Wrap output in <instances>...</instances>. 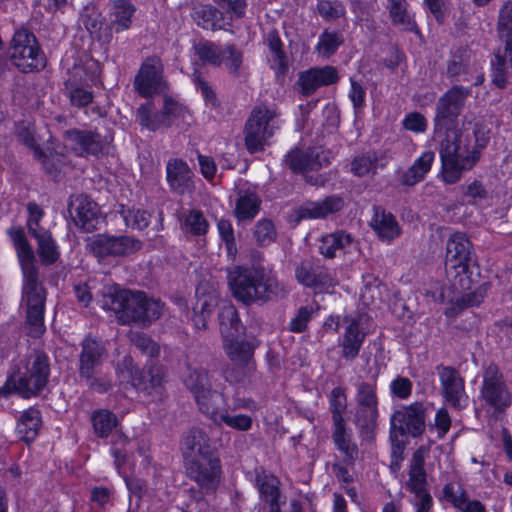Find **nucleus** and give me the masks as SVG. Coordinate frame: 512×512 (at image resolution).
I'll use <instances>...</instances> for the list:
<instances>
[{
	"instance_id": "obj_24",
	"label": "nucleus",
	"mask_w": 512,
	"mask_h": 512,
	"mask_svg": "<svg viewBox=\"0 0 512 512\" xmlns=\"http://www.w3.org/2000/svg\"><path fill=\"white\" fill-rule=\"evenodd\" d=\"M196 303L193 307L192 322L196 329L206 330L208 319L218 306L219 298L215 290L200 285L196 289Z\"/></svg>"
},
{
	"instance_id": "obj_23",
	"label": "nucleus",
	"mask_w": 512,
	"mask_h": 512,
	"mask_svg": "<svg viewBox=\"0 0 512 512\" xmlns=\"http://www.w3.org/2000/svg\"><path fill=\"white\" fill-rule=\"evenodd\" d=\"M339 76L337 69L333 66L322 68H311L300 73L297 85L303 95L313 94L319 87L328 86L338 82Z\"/></svg>"
},
{
	"instance_id": "obj_5",
	"label": "nucleus",
	"mask_w": 512,
	"mask_h": 512,
	"mask_svg": "<svg viewBox=\"0 0 512 512\" xmlns=\"http://www.w3.org/2000/svg\"><path fill=\"white\" fill-rule=\"evenodd\" d=\"M24 371L19 368L12 374V383L17 393L24 398L38 395L47 385L50 376V359L43 351H33L24 364Z\"/></svg>"
},
{
	"instance_id": "obj_47",
	"label": "nucleus",
	"mask_w": 512,
	"mask_h": 512,
	"mask_svg": "<svg viewBox=\"0 0 512 512\" xmlns=\"http://www.w3.org/2000/svg\"><path fill=\"white\" fill-rule=\"evenodd\" d=\"M203 395L204 398L202 399V402L200 398H195L200 411L215 423L218 422V419L222 414V411L220 410V403L224 401L223 395L215 390H211L209 393H204Z\"/></svg>"
},
{
	"instance_id": "obj_45",
	"label": "nucleus",
	"mask_w": 512,
	"mask_h": 512,
	"mask_svg": "<svg viewBox=\"0 0 512 512\" xmlns=\"http://www.w3.org/2000/svg\"><path fill=\"white\" fill-rule=\"evenodd\" d=\"M91 422L95 434L100 438H107L118 425L116 415L106 409L95 410L91 414Z\"/></svg>"
},
{
	"instance_id": "obj_7",
	"label": "nucleus",
	"mask_w": 512,
	"mask_h": 512,
	"mask_svg": "<svg viewBox=\"0 0 512 512\" xmlns=\"http://www.w3.org/2000/svg\"><path fill=\"white\" fill-rule=\"evenodd\" d=\"M185 469L187 477L199 488V492L193 488L189 490L196 501L217 490L222 475L221 461L217 455L186 457Z\"/></svg>"
},
{
	"instance_id": "obj_50",
	"label": "nucleus",
	"mask_w": 512,
	"mask_h": 512,
	"mask_svg": "<svg viewBox=\"0 0 512 512\" xmlns=\"http://www.w3.org/2000/svg\"><path fill=\"white\" fill-rule=\"evenodd\" d=\"M128 296V290L109 288L102 297L101 306L104 310L112 311L119 319L120 313L123 312L124 303Z\"/></svg>"
},
{
	"instance_id": "obj_6",
	"label": "nucleus",
	"mask_w": 512,
	"mask_h": 512,
	"mask_svg": "<svg viewBox=\"0 0 512 512\" xmlns=\"http://www.w3.org/2000/svg\"><path fill=\"white\" fill-rule=\"evenodd\" d=\"M426 411L422 403L414 402L396 410L390 419V439L392 442V455L396 459L400 457L404 445L398 439L406 434L418 437L425 431Z\"/></svg>"
},
{
	"instance_id": "obj_49",
	"label": "nucleus",
	"mask_w": 512,
	"mask_h": 512,
	"mask_svg": "<svg viewBox=\"0 0 512 512\" xmlns=\"http://www.w3.org/2000/svg\"><path fill=\"white\" fill-rule=\"evenodd\" d=\"M221 58L230 75L239 77L243 65V53L234 44H228L222 48Z\"/></svg>"
},
{
	"instance_id": "obj_31",
	"label": "nucleus",
	"mask_w": 512,
	"mask_h": 512,
	"mask_svg": "<svg viewBox=\"0 0 512 512\" xmlns=\"http://www.w3.org/2000/svg\"><path fill=\"white\" fill-rule=\"evenodd\" d=\"M183 441L185 450L189 452L187 457L216 455L209 436L201 428L190 429Z\"/></svg>"
},
{
	"instance_id": "obj_32",
	"label": "nucleus",
	"mask_w": 512,
	"mask_h": 512,
	"mask_svg": "<svg viewBox=\"0 0 512 512\" xmlns=\"http://www.w3.org/2000/svg\"><path fill=\"white\" fill-rule=\"evenodd\" d=\"M262 200L255 192L240 191L233 210L238 222L252 221L260 211Z\"/></svg>"
},
{
	"instance_id": "obj_25",
	"label": "nucleus",
	"mask_w": 512,
	"mask_h": 512,
	"mask_svg": "<svg viewBox=\"0 0 512 512\" xmlns=\"http://www.w3.org/2000/svg\"><path fill=\"white\" fill-rule=\"evenodd\" d=\"M224 351L228 358L243 369V374L248 375L255 369L253 360L254 345L246 340L231 338L224 341Z\"/></svg>"
},
{
	"instance_id": "obj_28",
	"label": "nucleus",
	"mask_w": 512,
	"mask_h": 512,
	"mask_svg": "<svg viewBox=\"0 0 512 512\" xmlns=\"http://www.w3.org/2000/svg\"><path fill=\"white\" fill-rule=\"evenodd\" d=\"M345 322L347 326L341 341L342 357L347 361H352L359 354L365 339V333L360 330L357 319L346 317Z\"/></svg>"
},
{
	"instance_id": "obj_16",
	"label": "nucleus",
	"mask_w": 512,
	"mask_h": 512,
	"mask_svg": "<svg viewBox=\"0 0 512 512\" xmlns=\"http://www.w3.org/2000/svg\"><path fill=\"white\" fill-rule=\"evenodd\" d=\"M134 87L142 97H150L166 89L163 67L159 58H147L135 77Z\"/></svg>"
},
{
	"instance_id": "obj_18",
	"label": "nucleus",
	"mask_w": 512,
	"mask_h": 512,
	"mask_svg": "<svg viewBox=\"0 0 512 512\" xmlns=\"http://www.w3.org/2000/svg\"><path fill=\"white\" fill-rule=\"evenodd\" d=\"M69 212L75 224L85 232L97 229L100 223L98 205L86 195H79L71 200Z\"/></svg>"
},
{
	"instance_id": "obj_26",
	"label": "nucleus",
	"mask_w": 512,
	"mask_h": 512,
	"mask_svg": "<svg viewBox=\"0 0 512 512\" xmlns=\"http://www.w3.org/2000/svg\"><path fill=\"white\" fill-rule=\"evenodd\" d=\"M512 69V45L498 48L491 60L490 78L492 84L498 89H505L509 83Z\"/></svg>"
},
{
	"instance_id": "obj_33",
	"label": "nucleus",
	"mask_w": 512,
	"mask_h": 512,
	"mask_svg": "<svg viewBox=\"0 0 512 512\" xmlns=\"http://www.w3.org/2000/svg\"><path fill=\"white\" fill-rule=\"evenodd\" d=\"M135 11V6L129 0L114 1L110 12V29L116 33L129 29Z\"/></svg>"
},
{
	"instance_id": "obj_12",
	"label": "nucleus",
	"mask_w": 512,
	"mask_h": 512,
	"mask_svg": "<svg viewBox=\"0 0 512 512\" xmlns=\"http://www.w3.org/2000/svg\"><path fill=\"white\" fill-rule=\"evenodd\" d=\"M123 312L120 313L119 322L122 324L137 323L147 326L157 320L162 313L163 305L160 301L149 299L144 292H131L124 303Z\"/></svg>"
},
{
	"instance_id": "obj_37",
	"label": "nucleus",
	"mask_w": 512,
	"mask_h": 512,
	"mask_svg": "<svg viewBox=\"0 0 512 512\" xmlns=\"http://www.w3.org/2000/svg\"><path fill=\"white\" fill-rule=\"evenodd\" d=\"M41 413L38 409L29 408L24 411L17 422V432L25 442L33 441L41 427Z\"/></svg>"
},
{
	"instance_id": "obj_8",
	"label": "nucleus",
	"mask_w": 512,
	"mask_h": 512,
	"mask_svg": "<svg viewBox=\"0 0 512 512\" xmlns=\"http://www.w3.org/2000/svg\"><path fill=\"white\" fill-rule=\"evenodd\" d=\"M10 58L23 73L38 71L46 66V57L35 35L27 29L14 33L10 43Z\"/></svg>"
},
{
	"instance_id": "obj_57",
	"label": "nucleus",
	"mask_w": 512,
	"mask_h": 512,
	"mask_svg": "<svg viewBox=\"0 0 512 512\" xmlns=\"http://www.w3.org/2000/svg\"><path fill=\"white\" fill-rule=\"evenodd\" d=\"M342 43L343 37L340 33L325 31L319 38L317 50L322 56L329 57L336 52Z\"/></svg>"
},
{
	"instance_id": "obj_54",
	"label": "nucleus",
	"mask_w": 512,
	"mask_h": 512,
	"mask_svg": "<svg viewBox=\"0 0 512 512\" xmlns=\"http://www.w3.org/2000/svg\"><path fill=\"white\" fill-rule=\"evenodd\" d=\"M377 156L374 153H366L354 158L351 162V172L358 177L376 173Z\"/></svg>"
},
{
	"instance_id": "obj_56",
	"label": "nucleus",
	"mask_w": 512,
	"mask_h": 512,
	"mask_svg": "<svg viewBox=\"0 0 512 512\" xmlns=\"http://www.w3.org/2000/svg\"><path fill=\"white\" fill-rule=\"evenodd\" d=\"M104 18L95 6H86L81 15L80 22L91 35L97 34L103 25Z\"/></svg>"
},
{
	"instance_id": "obj_35",
	"label": "nucleus",
	"mask_w": 512,
	"mask_h": 512,
	"mask_svg": "<svg viewBox=\"0 0 512 512\" xmlns=\"http://www.w3.org/2000/svg\"><path fill=\"white\" fill-rule=\"evenodd\" d=\"M195 23L203 29L218 30L223 26V14L211 5L194 6L191 13Z\"/></svg>"
},
{
	"instance_id": "obj_64",
	"label": "nucleus",
	"mask_w": 512,
	"mask_h": 512,
	"mask_svg": "<svg viewBox=\"0 0 512 512\" xmlns=\"http://www.w3.org/2000/svg\"><path fill=\"white\" fill-rule=\"evenodd\" d=\"M314 312L312 306H302L289 323V330L295 333H301L306 330L307 324Z\"/></svg>"
},
{
	"instance_id": "obj_34",
	"label": "nucleus",
	"mask_w": 512,
	"mask_h": 512,
	"mask_svg": "<svg viewBox=\"0 0 512 512\" xmlns=\"http://www.w3.org/2000/svg\"><path fill=\"white\" fill-rule=\"evenodd\" d=\"M220 332L225 340L237 338L243 330L236 308L229 303L224 304L218 314Z\"/></svg>"
},
{
	"instance_id": "obj_9",
	"label": "nucleus",
	"mask_w": 512,
	"mask_h": 512,
	"mask_svg": "<svg viewBox=\"0 0 512 512\" xmlns=\"http://www.w3.org/2000/svg\"><path fill=\"white\" fill-rule=\"evenodd\" d=\"M479 399L494 414H502L511 406V392L496 364H489L483 371Z\"/></svg>"
},
{
	"instance_id": "obj_59",
	"label": "nucleus",
	"mask_w": 512,
	"mask_h": 512,
	"mask_svg": "<svg viewBox=\"0 0 512 512\" xmlns=\"http://www.w3.org/2000/svg\"><path fill=\"white\" fill-rule=\"evenodd\" d=\"M346 395L344 390L336 387L331 391L330 409L334 425L345 424L342 417L343 411L346 409Z\"/></svg>"
},
{
	"instance_id": "obj_20",
	"label": "nucleus",
	"mask_w": 512,
	"mask_h": 512,
	"mask_svg": "<svg viewBox=\"0 0 512 512\" xmlns=\"http://www.w3.org/2000/svg\"><path fill=\"white\" fill-rule=\"evenodd\" d=\"M472 250L473 246L464 233L453 234L447 242L446 264L459 269L458 273H466L473 260Z\"/></svg>"
},
{
	"instance_id": "obj_61",
	"label": "nucleus",
	"mask_w": 512,
	"mask_h": 512,
	"mask_svg": "<svg viewBox=\"0 0 512 512\" xmlns=\"http://www.w3.org/2000/svg\"><path fill=\"white\" fill-rule=\"evenodd\" d=\"M124 221L127 226H131L133 229L143 230L149 226L150 214L144 210H127L122 211Z\"/></svg>"
},
{
	"instance_id": "obj_22",
	"label": "nucleus",
	"mask_w": 512,
	"mask_h": 512,
	"mask_svg": "<svg viewBox=\"0 0 512 512\" xmlns=\"http://www.w3.org/2000/svg\"><path fill=\"white\" fill-rule=\"evenodd\" d=\"M166 179L170 190L179 195L191 192L194 188L193 172L188 164L179 158L168 160Z\"/></svg>"
},
{
	"instance_id": "obj_19",
	"label": "nucleus",
	"mask_w": 512,
	"mask_h": 512,
	"mask_svg": "<svg viewBox=\"0 0 512 512\" xmlns=\"http://www.w3.org/2000/svg\"><path fill=\"white\" fill-rule=\"evenodd\" d=\"M66 139L76 155L88 157L98 156L105 149L106 142L102 136L89 130H70L66 132Z\"/></svg>"
},
{
	"instance_id": "obj_41",
	"label": "nucleus",
	"mask_w": 512,
	"mask_h": 512,
	"mask_svg": "<svg viewBox=\"0 0 512 512\" xmlns=\"http://www.w3.org/2000/svg\"><path fill=\"white\" fill-rule=\"evenodd\" d=\"M352 241L350 234L335 232L322 237L319 251L326 258H334L337 251L345 250Z\"/></svg>"
},
{
	"instance_id": "obj_55",
	"label": "nucleus",
	"mask_w": 512,
	"mask_h": 512,
	"mask_svg": "<svg viewBox=\"0 0 512 512\" xmlns=\"http://www.w3.org/2000/svg\"><path fill=\"white\" fill-rule=\"evenodd\" d=\"M38 242V255L41 263L44 265H51L55 263L59 258V251L57 245L52 238L51 234L42 236Z\"/></svg>"
},
{
	"instance_id": "obj_48",
	"label": "nucleus",
	"mask_w": 512,
	"mask_h": 512,
	"mask_svg": "<svg viewBox=\"0 0 512 512\" xmlns=\"http://www.w3.org/2000/svg\"><path fill=\"white\" fill-rule=\"evenodd\" d=\"M152 102L142 104L137 109V120L142 127L150 131H156L164 127V121L159 112H154Z\"/></svg>"
},
{
	"instance_id": "obj_43",
	"label": "nucleus",
	"mask_w": 512,
	"mask_h": 512,
	"mask_svg": "<svg viewBox=\"0 0 512 512\" xmlns=\"http://www.w3.org/2000/svg\"><path fill=\"white\" fill-rule=\"evenodd\" d=\"M184 383L193 393L194 398H200L201 400L204 398V393H209L212 390L208 371L203 368L191 370Z\"/></svg>"
},
{
	"instance_id": "obj_1",
	"label": "nucleus",
	"mask_w": 512,
	"mask_h": 512,
	"mask_svg": "<svg viewBox=\"0 0 512 512\" xmlns=\"http://www.w3.org/2000/svg\"><path fill=\"white\" fill-rule=\"evenodd\" d=\"M471 89L462 85H453L436 103L434 134L443 135L439 142V155L442 163V177L447 184L457 183L462 174L471 170L480 160L481 151L487 145L488 138L479 129L474 130L475 144L469 147L467 137L453 124L461 115Z\"/></svg>"
},
{
	"instance_id": "obj_27",
	"label": "nucleus",
	"mask_w": 512,
	"mask_h": 512,
	"mask_svg": "<svg viewBox=\"0 0 512 512\" xmlns=\"http://www.w3.org/2000/svg\"><path fill=\"white\" fill-rule=\"evenodd\" d=\"M321 154L317 148H309L306 151L294 149L286 155L285 162L294 173L318 170L324 161Z\"/></svg>"
},
{
	"instance_id": "obj_15",
	"label": "nucleus",
	"mask_w": 512,
	"mask_h": 512,
	"mask_svg": "<svg viewBox=\"0 0 512 512\" xmlns=\"http://www.w3.org/2000/svg\"><path fill=\"white\" fill-rule=\"evenodd\" d=\"M441 384V394L445 402L456 410H462L468 404L465 382L460 373L452 366H437Z\"/></svg>"
},
{
	"instance_id": "obj_13",
	"label": "nucleus",
	"mask_w": 512,
	"mask_h": 512,
	"mask_svg": "<svg viewBox=\"0 0 512 512\" xmlns=\"http://www.w3.org/2000/svg\"><path fill=\"white\" fill-rule=\"evenodd\" d=\"M87 246L94 256L105 258L131 255L141 249L142 243L127 235L97 234L89 239Z\"/></svg>"
},
{
	"instance_id": "obj_38",
	"label": "nucleus",
	"mask_w": 512,
	"mask_h": 512,
	"mask_svg": "<svg viewBox=\"0 0 512 512\" xmlns=\"http://www.w3.org/2000/svg\"><path fill=\"white\" fill-rule=\"evenodd\" d=\"M266 43L272 54V68L277 75H284L289 67V61L286 52L283 49V43L277 30L273 29L266 35Z\"/></svg>"
},
{
	"instance_id": "obj_46",
	"label": "nucleus",
	"mask_w": 512,
	"mask_h": 512,
	"mask_svg": "<svg viewBox=\"0 0 512 512\" xmlns=\"http://www.w3.org/2000/svg\"><path fill=\"white\" fill-rule=\"evenodd\" d=\"M181 229L192 235H204L208 229V222L201 211L189 210L182 216Z\"/></svg>"
},
{
	"instance_id": "obj_51",
	"label": "nucleus",
	"mask_w": 512,
	"mask_h": 512,
	"mask_svg": "<svg viewBox=\"0 0 512 512\" xmlns=\"http://www.w3.org/2000/svg\"><path fill=\"white\" fill-rule=\"evenodd\" d=\"M498 36L504 45H512V2H506L500 9L498 25Z\"/></svg>"
},
{
	"instance_id": "obj_60",
	"label": "nucleus",
	"mask_w": 512,
	"mask_h": 512,
	"mask_svg": "<svg viewBox=\"0 0 512 512\" xmlns=\"http://www.w3.org/2000/svg\"><path fill=\"white\" fill-rule=\"evenodd\" d=\"M159 113L164 121V127L168 128L176 118L183 115L184 107L171 97L165 96L162 110Z\"/></svg>"
},
{
	"instance_id": "obj_2",
	"label": "nucleus",
	"mask_w": 512,
	"mask_h": 512,
	"mask_svg": "<svg viewBox=\"0 0 512 512\" xmlns=\"http://www.w3.org/2000/svg\"><path fill=\"white\" fill-rule=\"evenodd\" d=\"M17 256L19 258L24 284L22 289V307L26 312V326L31 337L38 338L44 331V310L46 292L38 282V269L34 263V252L21 227H11L8 230Z\"/></svg>"
},
{
	"instance_id": "obj_44",
	"label": "nucleus",
	"mask_w": 512,
	"mask_h": 512,
	"mask_svg": "<svg viewBox=\"0 0 512 512\" xmlns=\"http://www.w3.org/2000/svg\"><path fill=\"white\" fill-rule=\"evenodd\" d=\"M163 381V368L158 365H150L141 372L140 378L137 379V382L134 381L133 385L138 389L148 391L149 393H151V390H155L158 393Z\"/></svg>"
},
{
	"instance_id": "obj_39",
	"label": "nucleus",
	"mask_w": 512,
	"mask_h": 512,
	"mask_svg": "<svg viewBox=\"0 0 512 512\" xmlns=\"http://www.w3.org/2000/svg\"><path fill=\"white\" fill-rule=\"evenodd\" d=\"M279 113L276 109L267 107L266 105L255 106L247 121L251 124H258V128L261 130H268L269 137H272L277 129H279L278 123Z\"/></svg>"
},
{
	"instance_id": "obj_3",
	"label": "nucleus",
	"mask_w": 512,
	"mask_h": 512,
	"mask_svg": "<svg viewBox=\"0 0 512 512\" xmlns=\"http://www.w3.org/2000/svg\"><path fill=\"white\" fill-rule=\"evenodd\" d=\"M228 283L235 299L245 305L264 304L288 294L276 274L264 268L236 266L228 273Z\"/></svg>"
},
{
	"instance_id": "obj_29",
	"label": "nucleus",
	"mask_w": 512,
	"mask_h": 512,
	"mask_svg": "<svg viewBox=\"0 0 512 512\" xmlns=\"http://www.w3.org/2000/svg\"><path fill=\"white\" fill-rule=\"evenodd\" d=\"M370 226L381 240L391 241L401 234L395 217L380 206H374Z\"/></svg>"
},
{
	"instance_id": "obj_10",
	"label": "nucleus",
	"mask_w": 512,
	"mask_h": 512,
	"mask_svg": "<svg viewBox=\"0 0 512 512\" xmlns=\"http://www.w3.org/2000/svg\"><path fill=\"white\" fill-rule=\"evenodd\" d=\"M427 448L419 447L412 455L405 489L412 494L411 503L417 512H430L432 497L428 490L427 474L424 468Z\"/></svg>"
},
{
	"instance_id": "obj_40",
	"label": "nucleus",
	"mask_w": 512,
	"mask_h": 512,
	"mask_svg": "<svg viewBox=\"0 0 512 512\" xmlns=\"http://www.w3.org/2000/svg\"><path fill=\"white\" fill-rule=\"evenodd\" d=\"M332 438L337 449L343 454V462L347 465H353L358 456V448L346 432L345 424L334 425Z\"/></svg>"
},
{
	"instance_id": "obj_52",
	"label": "nucleus",
	"mask_w": 512,
	"mask_h": 512,
	"mask_svg": "<svg viewBox=\"0 0 512 512\" xmlns=\"http://www.w3.org/2000/svg\"><path fill=\"white\" fill-rule=\"evenodd\" d=\"M222 48L214 42L206 41L195 45V52L199 59L213 66H220L223 63L221 58Z\"/></svg>"
},
{
	"instance_id": "obj_42",
	"label": "nucleus",
	"mask_w": 512,
	"mask_h": 512,
	"mask_svg": "<svg viewBox=\"0 0 512 512\" xmlns=\"http://www.w3.org/2000/svg\"><path fill=\"white\" fill-rule=\"evenodd\" d=\"M256 126L258 124H251L246 121L244 127L245 147L251 154L263 151L271 138L268 130H261Z\"/></svg>"
},
{
	"instance_id": "obj_63",
	"label": "nucleus",
	"mask_w": 512,
	"mask_h": 512,
	"mask_svg": "<svg viewBox=\"0 0 512 512\" xmlns=\"http://www.w3.org/2000/svg\"><path fill=\"white\" fill-rule=\"evenodd\" d=\"M469 62L462 55L454 54L447 63V76L452 81H458L459 77L468 72Z\"/></svg>"
},
{
	"instance_id": "obj_21",
	"label": "nucleus",
	"mask_w": 512,
	"mask_h": 512,
	"mask_svg": "<svg viewBox=\"0 0 512 512\" xmlns=\"http://www.w3.org/2000/svg\"><path fill=\"white\" fill-rule=\"evenodd\" d=\"M344 207L342 197L332 195L321 201H307L294 209V216L297 222L304 219H321L330 214L340 211Z\"/></svg>"
},
{
	"instance_id": "obj_58",
	"label": "nucleus",
	"mask_w": 512,
	"mask_h": 512,
	"mask_svg": "<svg viewBox=\"0 0 512 512\" xmlns=\"http://www.w3.org/2000/svg\"><path fill=\"white\" fill-rule=\"evenodd\" d=\"M131 343L143 354L155 357L159 354L158 344L151 337L143 332H131L129 335Z\"/></svg>"
},
{
	"instance_id": "obj_62",
	"label": "nucleus",
	"mask_w": 512,
	"mask_h": 512,
	"mask_svg": "<svg viewBox=\"0 0 512 512\" xmlns=\"http://www.w3.org/2000/svg\"><path fill=\"white\" fill-rule=\"evenodd\" d=\"M222 422L239 431H248L252 427V418L245 414L231 416L227 412H222L216 424H221Z\"/></svg>"
},
{
	"instance_id": "obj_53",
	"label": "nucleus",
	"mask_w": 512,
	"mask_h": 512,
	"mask_svg": "<svg viewBox=\"0 0 512 512\" xmlns=\"http://www.w3.org/2000/svg\"><path fill=\"white\" fill-rule=\"evenodd\" d=\"M256 243L259 246H268L276 240L277 232L275 225L270 219L259 220L254 227L253 231Z\"/></svg>"
},
{
	"instance_id": "obj_17",
	"label": "nucleus",
	"mask_w": 512,
	"mask_h": 512,
	"mask_svg": "<svg viewBox=\"0 0 512 512\" xmlns=\"http://www.w3.org/2000/svg\"><path fill=\"white\" fill-rule=\"evenodd\" d=\"M254 484L259 492L261 501L268 506V512H281V507L285 503V497L280 490V480L263 468H256Z\"/></svg>"
},
{
	"instance_id": "obj_11",
	"label": "nucleus",
	"mask_w": 512,
	"mask_h": 512,
	"mask_svg": "<svg viewBox=\"0 0 512 512\" xmlns=\"http://www.w3.org/2000/svg\"><path fill=\"white\" fill-rule=\"evenodd\" d=\"M376 384L361 381L356 385L354 423L361 433L370 435L377 426L378 396Z\"/></svg>"
},
{
	"instance_id": "obj_4",
	"label": "nucleus",
	"mask_w": 512,
	"mask_h": 512,
	"mask_svg": "<svg viewBox=\"0 0 512 512\" xmlns=\"http://www.w3.org/2000/svg\"><path fill=\"white\" fill-rule=\"evenodd\" d=\"M106 357L107 351L102 342L90 336L82 341L79 377L90 390L97 393H105L112 387L111 379L100 371Z\"/></svg>"
},
{
	"instance_id": "obj_36",
	"label": "nucleus",
	"mask_w": 512,
	"mask_h": 512,
	"mask_svg": "<svg viewBox=\"0 0 512 512\" xmlns=\"http://www.w3.org/2000/svg\"><path fill=\"white\" fill-rule=\"evenodd\" d=\"M387 9L391 17L392 23L399 26L402 30L419 34L420 31L416 22L407 11L408 3L406 0H387Z\"/></svg>"
},
{
	"instance_id": "obj_14",
	"label": "nucleus",
	"mask_w": 512,
	"mask_h": 512,
	"mask_svg": "<svg viewBox=\"0 0 512 512\" xmlns=\"http://www.w3.org/2000/svg\"><path fill=\"white\" fill-rule=\"evenodd\" d=\"M295 278L299 284L320 292H327L337 284L331 271L312 259H303L297 264Z\"/></svg>"
},
{
	"instance_id": "obj_30",
	"label": "nucleus",
	"mask_w": 512,
	"mask_h": 512,
	"mask_svg": "<svg viewBox=\"0 0 512 512\" xmlns=\"http://www.w3.org/2000/svg\"><path fill=\"white\" fill-rule=\"evenodd\" d=\"M435 159V153L431 150L425 151L415 160L411 167L399 171V182L404 186H414L422 181L425 175L430 171Z\"/></svg>"
}]
</instances>
